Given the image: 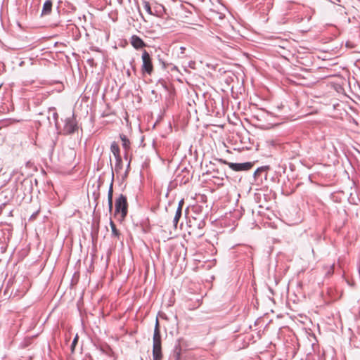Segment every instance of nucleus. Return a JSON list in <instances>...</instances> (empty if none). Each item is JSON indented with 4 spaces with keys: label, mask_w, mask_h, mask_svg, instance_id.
Wrapping results in <instances>:
<instances>
[{
    "label": "nucleus",
    "mask_w": 360,
    "mask_h": 360,
    "mask_svg": "<svg viewBox=\"0 0 360 360\" xmlns=\"http://www.w3.org/2000/svg\"><path fill=\"white\" fill-rule=\"evenodd\" d=\"M328 269L326 271V276H331L333 272H334V264H332V265H330L329 266L327 267Z\"/></svg>",
    "instance_id": "nucleus-21"
},
{
    "label": "nucleus",
    "mask_w": 360,
    "mask_h": 360,
    "mask_svg": "<svg viewBox=\"0 0 360 360\" xmlns=\"http://www.w3.org/2000/svg\"><path fill=\"white\" fill-rule=\"evenodd\" d=\"M100 349H101V351L102 352H104V350H103V348H101Z\"/></svg>",
    "instance_id": "nucleus-36"
},
{
    "label": "nucleus",
    "mask_w": 360,
    "mask_h": 360,
    "mask_svg": "<svg viewBox=\"0 0 360 360\" xmlns=\"http://www.w3.org/2000/svg\"><path fill=\"white\" fill-rule=\"evenodd\" d=\"M185 298L187 299V304L186 307L190 310L198 308L201 304L200 296L195 293H191V297Z\"/></svg>",
    "instance_id": "nucleus-7"
},
{
    "label": "nucleus",
    "mask_w": 360,
    "mask_h": 360,
    "mask_svg": "<svg viewBox=\"0 0 360 360\" xmlns=\"http://www.w3.org/2000/svg\"><path fill=\"white\" fill-rule=\"evenodd\" d=\"M128 203L127 197L120 194L115 200V213H121L122 218H124L127 214Z\"/></svg>",
    "instance_id": "nucleus-5"
},
{
    "label": "nucleus",
    "mask_w": 360,
    "mask_h": 360,
    "mask_svg": "<svg viewBox=\"0 0 360 360\" xmlns=\"http://www.w3.org/2000/svg\"><path fill=\"white\" fill-rule=\"evenodd\" d=\"M8 215H9V216H12V210L9 211V212H8Z\"/></svg>",
    "instance_id": "nucleus-33"
},
{
    "label": "nucleus",
    "mask_w": 360,
    "mask_h": 360,
    "mask_svg": "<svg viewBox=\"0 0 360 360\" xmlns=\"http://www.w3.org/2000/svg\"><path fill=\"white\" fill-rule=\"evenodd\" d=\"M186 25H181V27H186Z\"/></svg>",
    "instance_id": "nucleus-39"
},
{
    "label": "nucleus",
    "mask_w": 360,
    "mask_h": 360,
    "mask_svg": "<svg viewBox=\"0 0 360 360\" xmlns=\"http://www.w3.org/2000/svg\"><path fill=\"white\" fill-rule=\"evenodd\" d=\"M22 186H29L30 187H32V184L30 181H28L27 180H24L22 183H21Z\"/></svg>",
    "instance_id": "nucleus-24"
},
{
    "label": "nucleus",
    "mask_w": 360,
    "mask_h": 360,
    "mask_svg": "<svg viewBox=\"0 0 360 360\" xmlns=\"http://www.w3.org/2000/svg\"><path fill=\"white\" fill-rule=\"evenodd\" d=\"M120 139L122 141V145L124 150H129L130 149V141L127 137L126 135L122 134L120 135Z\"/></svg>",
    "instance_id": "nucleus-13"
},
{
    "label": "nucleus",
    "mask_w": 360,
    "mask_h": 360,
    "mask_svg": "<svg viewBox=\"0 0 360 360\" xmlns=\"http://www.w3.org/2000/svg\"><path fill=\"white\" fill-rule=\"evenodd\" d=\"M180 209H181V207H180V201H179L178 203L176 211V214H177V217H180Z\"/></svg>",
    "instance_id": "nucleus-25"
},
{
    "label": "nucleus",
    "mask_w": 360,
    "mask_h": 360,
    "mask_svg": "<svg viewBox=\"0 0 360 360\" xmlns=\"http://www.w3.org/2000/svg\"><path fill=\"white\" fill-rule=\"evenodd\" d=\"M179 219H180V217H177V214H175V216H174V220H173L174 226L175 228L177 227V224H178Z\"/></svg>",
    "instance_id": "nucleus-23"
},
{
    "label": "nucleus",
    "mask_w": 360,
    "mask_h": 360,
    "mask_svg": "<svg viewBox=\"0 0 360 360\" xmlns=\"http://www.w3.org/2000/svg\"><path fill=\"white\" fill-rule=\"evenodd\" d=\"M181 184H186L188 182L191 175L190 174L189 171H188L186 168L181 169Z\"/></svg>",
    "instance_id": "nucleus-17"
},
{
    "label": "nucleus",
    "mask_w": 360,
    "mask_h": 360,
    "mask_svg": "<svg viewBox=\"0 0 360 360\" xmlns=\"http://www.w3.org/2000/svg\"><path fill=\"white\" fill-rule=\"evenodd\" d=\"M77 342H78V335H77L75 337V338L73 339L72 342V345H71L72 350H74L75 347V345H77Z\"/></svg>",
    "instance_id": "nucleus-22"
},
{
    "label": "nucleus",
    "mask_w": 360,
    "mask_h": 360,
    "mask_svg": "<svg viewBox=\"0 0 360 360\" xmlns=\"http://www.w3.org/2000/svg\"><path fill=\"white\" fill-rule=\"evenodd\" d=\"M93 61H94V59H93V58H92V59H89V60H88L89 63H93Z\"/></svg>",
    "instance_id": "nucleus-32"
},
{
    "label": "nucleus",
    "mask_w": 360,
    "mask_h": 360,
    "mask_svg": "<svg viewBox=\"0 0 360 360\" xmlns=\"http://www.w3.org/2000/svg\"><path fill=\"white\" fill-rule=\"evenodd\" d=\"M35 217V214H32L31 218H34Z\"/></svg>",
    "instance_id": "nucleus-37"
},
{
    "label": "nucleus",
    "mask_w": 360,
    "mask_h": 360,
    "mask_svg": "<svg viewBox=\"0 0 360 360\" xmlns=\"http://www.w3.org/2000/svg\"><path fill=\"white\" fill-rule=\"evenodd\" d=\"M52 1L46 0L43 5L41 16H46L50 15L52 11Z\"/></svg>",
    "instance_id": "nucleus-10"
},
{
    "label": "nucleus",
    "mask_w": 360,
    "mask_h": 360,
    "mask_svg": "<svg viewBox=\"0 0 360 360\" xmlns=\"http://www.w3.org/2000/svg\"><path fill=\"white\" fill-rule=\"evenodd\" d=\"M224 163L227 164L229 167L234 170V171H246L250 169L252 164L251 162H244V163H233V162H227L226 161H224Z\"/></svg>",
    "instance_id": "nucleus-8"
},
{
    "label": "nucleus",
    "mask_w": 360,
    "mask_h": 360,
    "mask_svg": "<svg viewBox=\"0 0 360 360\" xmlns=\"http://www.w3.org/2000/svg\"><path fill=\"white\" fill-rule=\"evenodd\" d=\"M63 122L64 125L60 129V134L64 135H69L73 134L76 130H77V123L74 114H72L70 117H66Z\"/></svg>",
    "instance_id": "nucleus-3"
},
{
    "label": "nucleus",
    "mask_w": 360,
    "mask_h": 360,
    "mask_svg": "<svg viewBox=\"0 0 360 360\" xmlns=\"http://www.w3.org/2000/svg\"><path fill=\"white\" fill-rule=\"evenodd\" d=\"M183 60H181V66L184 68V70L186 72H190L188 70V68H190L191 69H195V62L193 60H188V58H182Z\"/></svg>",
    "instance_id": "nucleus-11"
},
{
    "label": "nucleus",
    "mask_w": 360,
    "mask_h": 360,
    "mask_svg": "<svg viewBox=\"0 0 360 360\" xmlns=\"http://www.w3.org/2000/svg\"><path fill=\"white\" fill-rule=\"evenodd\" d=\"M181 206H182L183 204H184V200L183 199H181Z\"/></svg>",
    "instance_id": "nucleus-35"
},
{
    "label": "nucleus",
    "mask_w": 360,
    "mask_h": 360,
    "mask_svg": "<svg viewBox=\"0 0 360 360\" xmlns=\"http://www.w3.org/2000/svg\"><path fill=\"white\" fill-rule=\"evenodd\" d=\"M143 7L144 10L150 15H153V12L152 11L150 4L148 1H144L143 2Z\"/></svg>",
    "instance_id": "nucleus-20"
},
{
    "label": "nucleus",
    "mask_w": 360,
    "mask_h": 360,
    "mask_svg": "<svg viewBox=\"0 0 360 360\" xmlns=\"http://www.w3.org/2000/svg\"><path fill=\"white\" fill-rule=\"evenodd\" d=\"M160 316L161 318L168 321L167 329L169 330V334L172 336L178 335L179 333V327L177 315L175 314L170 318L167 317L165 314H160Z\"/></svg>",
    "instance_id": "nucleus-4"
},
{
    "label": "nucleus",
    "mask_w": 360,
    "mask_h": 360,
    "mask_svg": "<svg viewBox=\"0 0 360 360\" xmlns=\"http://www.w3.org/2000/svg\"><path fill=\"white\" fill-rule=\"evenodd\" d=\"M187 6L181 4V23L187 25H197L195 23V15L193 11L195 10L194 6L190 4H186Z\"/></svg>",
    "instance_id": "nucleus-2"
},
{
    "label": "nucleus",
    "mask_w": 360,
    "mask_h": 360,
    "mask_svg": "<svg viewBox=\"0 0 360 360\" xmlns=\"http://www.w3.org/2000/svg\"><path fill=\"white\" fill-rule=\"evenodd\" d=\"M110 228H111V231H112V235L115 237L118 238L120 235V233L117 229L115 223L112 220H110Z\"/></svg>",
    "instance_id": "nucleus-19"
},
{
    "label": "nucleus",
    "mask_w": 360,
    "mask_h": 360,
    "mask_svg": "<svg viewBox=\"0 0 360 360\" xmlns=\"http://www.w3.org/2000/svg\"><path fill=\"white\" fill-rule=\"evenodd\" d=\"M130 162H131V159L129 160V162H128V165H127V171H126V174H127L128 172V169L130 167Z\"/></svg>",
    "instance_id": "nucleus-30"
},
{
    "label": "nucleus",
    "mask_w": 360,
    "mask_h": 360,
    "mask_svg": "<svg viewBox=\"0 0 360 360\" xmlns=\"http://www.w3.org/2000/svg\"><path fill=\"white\" fill-rule=\"evenodd\" d=\"M181 53H183V50L184 49V48L181 46Z\"/></svg>",
    "instance_id": "nucleus-34"
},
{
    "label": "nucleus",
    "mask_w": 360,
    "mask_h": 360,
    "mask_svg": "<svg viewBox=\"0 0 360 360\" xmlns=\"http://www.w3.org/2000/svg\"><path fill=\"white\" fill-rule=\"evenodd\" d=\"M122 169H123V162L122 160V158L121 157L115 158V167H114V171L116 173H120L121 171L122 170ZM112 172H113V169H112ZM112 174L113 176L114 174L112 173Z\"/></svg>",
    "instance_id": "nucleus-12"
},
{
    "label": "nucleus",
    "mask_w": 360,
    "mask_h": 360,
    "mask_svg": "<svg viewBox=\"0 0 360 360\" xmlns=\"http://www.w3.org/2000/svg\"><path fill=\"white\" fill-rule=\"evenodd\" d=\"M162 340L160 335V329L158 327L154 328L153 336V360H162Z\"/></svg>",
    "instance_id": "nucleus-1"
},
{
    "label": "nucleus",
    "mask_w": 360,
    "mask_h": 360,
    "mask_svg": "<svg viewBox=\"0 0 360 360\" xmlns=\"http://www.w3.org/2000/svg\"><path fill=\"white\" fill-rule=\"evenodd\" d=\"M6 203H2L0 205V215L2 214L3 210L6 207Z\"/></svg>",
    "instance_id": "nucleus-26"
},
{
    "label": "nucleus",
    "mask_w": 360,
    "mask_h": 360,
    "mask_svg": "<svg viewBox=\"0 0 360 360\" xmlns=\"http://www.w3.org/2000/svg\"><path fill=\"white\" fill-rule=\"evenodd\" d=\"M110 150L115 158L121 157L120 150L118 144L116 142H112L110 146Z\"/></svg>",
    "instance_id": "nucleus-15"
},
{
    "label": "nucleus",
    "mask_w": 360,
    "mask_h": 360,
    "mask_svg": "<svg viewBox=\"0 0 360 360\" xmlns=\"http://www.w3.org/2000/svg\"><path fill=\"white\" fill-rule=\"evenodd\" d=\"M112 186H113V183L111 182L108 192V203L109 210L110 212L112 210V195H113Z\"/></svg>",
    "instance_id": "nucleus-14"
},
{
    "label": "nucleus",
    "mask_w": 360,
    "mask_h": 360,
    "mask_svg": "<svg viewBox=\"0 0 360 360\" xmlns=\"http://www.w3.org/2000/svg\"><path fill=\"white\" fill-rule=\"evenodd\" d=\"M142 60H143V64H142V67H141L142 72L143 74L147 73L148 75H150L153 70V66L150 56L148 53V51L146 50H144L142 53Z\"/></svg>",
    "instance_id": "nucleus-6"
},
{
    "label": "nucleus",
    "mask_w": 360,
    "mask_h": 360,
    "mask_svg": "<svg viewBox=\"0 0 360 360\" xmlns=\"http://www.w3.org/2000/svg\"><path fill=\"white\" fill-rule=\"evenodd\" d=\"M128 151L129 150H125L124 155V158L125 160H128Z\"/></svg>",
    "instance_id": "nucleus-29"
},
{
    "label": "nucleus",
    "mask_w": 360,
    "mask_h": 360,
    "mask_svg": "<svg viewBox=\"0 0 360 360\" xmlns=\"http://www.w3.org/2000/svg\"><path fill=\"white\" fill-rule=\"evenodd\" d=\"M53 119L55 120L56 121V125H57V120H58V115L57 112H53Z\"/></svg>",
    "instance_id": "nucleus-27"
},
{
    "label": "nucleus",
    "mask_w": 360,
    "mask_h": 360,
    "mask_svg": "<svg viewBox=\"0 0 360 360\" xmlns=\"http://www.w3.org/2000/svg\"><path fill=\"white\" fill-rule=\"evenodd\" d=\"M180 338L176 339V345L174 350V360H180Z\"/></svg>",
    "instance_id": "nucleus-18"
},
{
    "label": "nucleus",
    "mask_w": 360,
    "mask_h": 360,
    "mask_svg": "<svg viewBox=\"0 0 360 360\" xmlns=\"http://www.w3.org/2000/svg\"><path fill=\"white\" fill-rule=\"evenodd\" d=\"M132 46L136 49H140L146 46L145 42L137 35H132L130 39Z\"/></svg>",
    "instance_id": "nucleus-9"
},
{
    "label": "nucleus",
    "mask_w": 360,
    "mask_h": 360,
    "mask_svg": "<svg viewBox=\"0 0 360 360\" xmlns=\"http://www.w3.org/2000/svg\"><path fill=\"white\" fill-rule=\"evenodd\" d=\"M188 108L186 109L187 112V119L191 117L192 115H195L197 112L196 109L195 108V105H193L191 103L188 102Z\"/></svg>",
    "instance_id": "nucleus-16"
},
{
    "label": "nucleus",
    "mask_w": 360,
    "mask_h": 360,
    "mask_svg": "<svg viewBox=\"0 0 360 360\" xmlns=\"http://www.w3.org/2000/svg\"><path fill=\"white\" fill-rule=\"evenodd\" d=\"M186 25H181V27H186Z\"/></svg>",
    "instance_id": "nucleus-38"
},
{
    "label": "nucleus",
    "mask_w": 360,
    "mask_h": 360,
    "mask_svg": "<svg viewBox=\"0 0 360 360\" xmlns=\"http://www.w3.org/2000/svg\"><path fill=\"white\" fill-rule=\"evenodd\" d=\"M158 327V329H160V323H159V321H158V318L157 317L156 318V321H155V327Z\"/></svg>",
    "instance_id": "nucleus-28"
},
{
    "label": "nucleus",
    "mask_w": 360,
    "mask_h": 360,
    "mask_svg": "<svg viewBox=\"0 0 360 360\" xmlns=\"http://www.w3.org/2000/svg\"><path fill=\"white\" fill-rule=\"evenodd\" d=\"M173 184H174V183H170V184H169V188L170 189H172V187H173Z\"/></svg>",
    "instance_id": "nucleus-31"
}]
</instances>
